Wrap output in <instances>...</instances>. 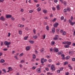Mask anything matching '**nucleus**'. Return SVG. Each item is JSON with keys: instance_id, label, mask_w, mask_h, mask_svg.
Here are the masks:
<instances>
[{"instance_id": "nucleus-1", "label": "nucleus", "mask_w": 75, "mask_h": 75, "mask_svg": "<svg viewBox=\"0 0 75 75\" xmlns=\"http://www.w3.org/2000/svg\"><path fill=\"white\" fill-rule=\"evenodd\" d=\"M51 69L52 71H55V67L54 64H52L51 66Z\"/></svg>"}, {"instance_id": "nucleus-2", "label": "nucleus", "mask_w": 75, "mask_h": 75, "mask_svg": "<svg viewBox=\"0 0 75 75\" xmlns=\"http://www.w3.org/2000/svg\"><path fill=\"white\" fill-rule=\"evenodd\" d=\"M59 38L58 35H56L55 36V37L53 39V40H57Z\"/></svg>"}, {"instance_id": "nucleus-3", "label": "nucleus", "mask_w": 75, "mask_h": 75, "mask_svg": "<svg viewBox=\"0 0 75 75\" xmlns=\"http://www.w3.org/2000/svg\"><path fill=\"white\" fill-rule=\"evenodd\" d=\"M69 23H70V24L71 25H74V24L75 23V22H74V23H73V22H72V20H71L69 19Z\"/></svg>"}, {"instance_id": "nucleus-4", "label": "nucleus", "mask_w": 75, "mask_h": 75, "mask_svg": "<svg viewBox=\"0 0 75 75\" xmlns=\"http://www.w3.org/2000/svg\"><path fill=\"white\" fill-rule=\"evenodd\" d=\"M6 18H10L12 17V16L11 15H6Z\"/></svg>"}, {"instance_id": "nucleus-5", "label": "nucleus", "mask_w": 75, "mask_h": 75, "mask_svg": "<svg viewBox=\"0 0 75 75\" xmlns=\"http://www.w3.org/2000/svg\"><path fill=\"white\" fill-rule=\"evenodd\" d=\"M0 20L1 21H5L6 18H4V17L3 16H1L0 17Z\"/></svg>"}, {"instance_id": "nucleus-6", "label": "nucleus", "mask_w": 75, "mask_h": 75, "mask_svg": "<svg viewBox=\"0 0 75 75\" xmlns=\"http://www.w3.org/2000/svg\"><path fill=\"white\" fill-rule=\"evenodd\" d=\"M11 44V42H8L7 41H6L4 42L5 45H9Z\"/></svg>"}, {"instance_id": "nucleus-7", "label": "nucleus", "mask_w": 75, "mask_h": 75, "mask_svg": "<svg viewBox=\"0 0 75 75\" xmlns=\"http://www.w3.org/2000/svg\"><path fill=\"white\" fill-rule=\"evenodd\" d=\"M53 50L55 52H59V50L57 48H54Z\"/></svg>"}, {"instance_id": "nucleus-8", "label": "nucleus", "mask_w": 75, "mask_h": 75, "mask_svg": "<svg viewBox=\"0 0 75 75\" xmlns=\"http://www.w3.org/2000/svg\"><path fill=\"white\" fill-rule=\"evenodd\" d=\"M41 68H38L37 69V71L38 73H41Z\"/></svg>"}, {"instance_id": "nucleus-9", "label": "nucleus", "mask_w": 75, "mask_h": 75, "mask_svg": "<svg viewBox=\"0 0 75 75\" xmlns=\"http://www.w3.org/2000/svg\"><path fill=\"white\" fill-rule=\"evenodd\" d=\"M18 27H20V28H22L24 27V25H21V24H20L18 25Z\"/></svg>"}, {"instance_id": "nucleus-10", "label": "nucleus", "mask_w": 75, "mask_h": 75, "mask_svg": "<svg viewBox=\"0 0 75 75\" xmlns=\"http://www.w3.org/2000/svg\"><path fill=\"white\" fill-rule=\"evenodd\" d=\"M26 51H28L30 48H31V47L30 46H28L26 47Z\"/></svg>"}, {"instance_id": "nucleus-11", "label": "nucleus", "mask_w": 75, "mask_h": 75, "mask_svg": "<svg viewBox=\"0 0 75 75\" xmlns=\"http://www.w3.org/2000/svg\"><path fill=\"white\" fill-rule=\"evenodd\" d=\"M58 25H59V24H58V23H56L54 25V27H57Z\"/></svg>"}, {"instance_id": "nucleus-12", "label": "nucleus", "mask_w": 75, "mask_h": 75, "mask_svg": "<svg viewBox=\"0 0 75 75\" xmlns=\"http://www.w3.org/2000/svg\"><path fill=\"white\" fill-rule=\"evenodd\" d=\"M56 8L57 10H60V7L59 5H58L56 6Z\"/></svg>"}, {"instance_id": "nucleus-13", "label": "nucleus", "mask_w": 75, "mask_h": 75, "mask_svg": "<svg viewBox=\"0 0 75 75\" xmlns=\"http://www.w3.org/2000/svg\"><path fill=\"white\" fill-rule=\"evenodd\" d=\"M46 35H42V39L43 40H44L45 38V37Z\"/></svg>"}, {"instance_id": "nucleus-14", "label": "nucleus", "mask_w": 75, "mask_h": 75, "mask_svg": "<svg viewBox=\"0 0 75 75\" xmlns=\"http://www.w3.org/2000/svg\"><path fill=\"white\" fill-rule=\"evenodd\" d=\"M4 62H5V60H4L3 59H1L0 61V63H4Z\"/></svg>"}, {"instance_id": "nucleus-15", "label": "nucleus", "mask_w": 75, "mask_h": 75, "mask_svg": "<svg viewBox=\"0 0 75 75\" xmlns=\"http://www.w3.org/2000/svg\"><path fill=\"white\" fill-rule=\"evenodd\" d=\"M33 38L34 39H36L38 38V36L37 35H33Z\"/></svg>"}, {"instance_id": "nucleus-16", "label": "nucleus", "mask_w": 75, "mask_h": 75, "mask_svg": "<svg viewBox=\"0 0 75 75\" xmlns=\"http://www.w3.org/2000/svg\"><path fill=\"white\" fill-rule=\"evenodd\" d=\"M43 60H44V58H42L41 59V64H44V62L42 61H43Z\"/></svg>"}, {"instance_id": "nucleus-17", "label": "nucleus", "mask_w": 75, "mask_h": 75, "mask_svg": "<svg viewBox=\"0 0 75 75\" xmlns=\"http://www.w3.org/2000/svg\"><path fill=\"white\" fill-rule=\"evenodd\" d=\"M18 32L19 34V35H21L22 34V33H23V32H22V30H18Z\"/></svg>"}, {"instance_id": "nucleus-18", "label": "nucleus", "mask_w": 75, "mask_h": 75, "mask_svg": "<svg viewBox=\"0 0 75 75\" xmlns=\"http://www.w3.org/2000/svg\"><path fill=\"white\" fill-rule=\"evenodd\" d=\"M25 62L24 60H22L20 61V63H21V64H23V63H25Z\"/></svg>"}, {"instance_id": "nucleus-19", "label": "nucleus", "mask_w": 75, "mask_h": 75, "mask_svg": "<svg viewBox=\"0 0 75 75\" xmlns=\"http://www.w3.org/2000/svg\"><path fill=\"white\" fill-rule=\"evenodd\" d=\"M8 70L10 71H13V68H11V67H8Z\"/></svg>"}, {"instance_id": "nucleus-20", "label": "nucleus", "mask_w": 75, "mask_h": 75, "mask_svg": "<svg viewBox=\"0 0 75 75\" xmlns=\"http://www.w3.org/2000/svg\"><path fill=\"white\" fill-rule=\"evenodd\" d=\"M41 8L39 7L37 9V11L38 12H40V11H41Z\"/></svg>"}, {"instance_id": "nucleus-21", "label": "nucleus", "mask_w": 75, "mask_h": 75, "mask_svg": "<svg viewBox=\"0 0 75 75\" xmlns=\"http://www.w3.org/2000/svg\"><path fill=\"white\" fill-rule=\"evenodd\" d=\"M67 44H68V45H69L71 44V42H67Z\"/></svg>"}, {"instance_id": "nucleus-22", "label": "nucleus", "mask_w": 75, "mask_h": 75, "mask_svg": "<svg viewBox=\"0 0 75 75\" xmlns=\"http://www.w3.org/2000/svg\"><path fill=\"white\" fill-rule=\"evenodd\" d=\"M52 33H55V28H53L52 29Z\"/></svg>"}, {"instance_id": "nucleus-23", "label": "nucleus", "mask_w": 75, "mask_h": 75, "mask_svg": "<svg viewBox=\"0 0 75 75\" xmlns=\"http://www.w3.org/2000/svg\"><path fill=\"white\" fill-rule=\"evenodd\" d=\"M29 42L30 43V44H34V41L31 40H29Z\"/></svg>"}, {"instance_id": "nucleus-24", "label": "nucleus", "mask_w": 75, "mask_h": 75, "mask_svg": "<svg viewBox=\"0 0 75 75\" xmlns=\"http://www.w3.org/2000/svg\"><path fill=\"white\" fill-rule=\"evenodd\" d=\"M33 59H35V58H36V56H35V54H33Z\"/></svg>"}, {"instance_id": "nucleus-25", "label": "nucleus", "mask_w": 75, "mask_h": 75, "mask_svg": "<svg viewBox=\"0 0 75 75\" xmlns=\"http://www.w3.org/2000/svg\"><path fill=\"white\" fill-rule=\"evenodd\" d=\"M68 64V62H64V65H67Z\"/></svg>"}, {"instance_id": "nucleus-26", "label": "nucleus", "mask_w": 75, "mask_h": 75, "mask_svg": "<svg viewBox=\"0 0 75 75\" xmlns=\"http://www.w3.org/2000/svg\"><path fill=\"white\" fill-rule=\"evenodd\" d=\"M28 38V36L25 37L24 38V39L25 40H27Z\"/></svg>"}, {"instance_id": "nucleus-27", "label": "nucleus", "mask_w": 75, "mask_h": 75, "mask_svg": "<svg viewBox=\"0 0 75 75\" xmlns=\"http://www.w3.org/2000/svg\"><path fill=\"white\" fill-rule=\"evenodd\" d=\"M63 4L65 6H67V2L65 1H64L63 2Z\"/></svg>"}, {"instance_id": "nucleus-28", "label": "nucleus", "mask_w": 75, "mask_h": 75, "mask_svg": "<svg viewBox=\"0 0 75 75\" xmlns=\"http://www.w3.org/2000/svg\"><path fill=\"white\" fill-rule=\"evenodd\" d=\"M33 12H34V10H30L29 11V13H33Z\"/></svg>"}, {"instance_id": "nucleus-29", "label": "nucleus", "mask_w": 75, "mask_h": 75, "mask_svg": "<svg viewBox=\"0 0 75 75\" xmlns=\"http://www.w3.org/2000/svg\"><path fill=\"white\" fill-rule=\"evenodd\" d=\"M64 47H65V48H69V45H65Z\"/></svg>"}, {"instance_id": "nucleus-30", "label": "nucleus", "mask_w": 75, "mask_h": 75, "mask_svg": "<svg viewBox=\"0 0 75 75\" xmlns=\"http://www.w3.org/2000/svg\"><path fill=\"white\" fill-rule=\"evenodd\" d=\"M14 58L16 59V60H18V58L17 57V56L16 55L14 56Z\"/></svg>"}, {"instance_id": "nucleus-31", "label": "nucleus", "mask_w": 75, "mask_h": 75, "mask_svg": "<svg viewBox=\"0 0 75 75\" xmlns=\"http://www.w3.org/2000/svg\"><path fill=\"white\" fill-rule=\"evenodd\" d=\"M51 45H54L55 44V42L54 41H53L51 42Z\"/></svg>"}, {"instance_id": "nucleus-32", "label": "nucleus", "mask_w": 75, "mask_h": 75, "mask_svg": "<svg viewBox=\"0 0 75 75\" xmlns=\"http://www.w3.org/2000/svg\"><path fill=\"white\" fill-rule=\"evenodd\" d=\"M43 12L44 13H46L47 11L46 10H43Z\"/></svg>"}, {"instance_id": "nucleus-33", "label": "nucleus", "mask_w": 75, "mask_h": 75, "mask_svg": "<svg viewBox=\"0 0 75 75\" xmlns=\"http://www.w3.org/2000/svg\"><path fill=\"white\" fill-rule=\"evenodd\" d=\"M23 55H24V53H21L19 55V57H22V56H23Z\"/></svg>"}, {"instance_id": "nucleus-34", "label": "nucleus", "mask_w": 75, "mask_h": 75, "mask_svg": "<svg viewBox=\"0 0 75 75\" xmlns=\"http://www.w3.org/2000/svg\"><path fill=\"white\" fill-rule=\"evenodd\" d=\"M19 67L20 68H23V65L21 64H19Z\"/></svg>"}, {"instance_id": "nucleus-35", "label": "nucleus", "mask_w": 75, "mask_h": 75, "mask_svg": "<svg viewBox=\"0 0 75 75\" xmlns=\"http://www.w3.org/2000/svg\"><path fill=\"white\" fill-rule=\"evenodd\" d=\"M35 53L36 54H37L38 53V51L37 50H35Z\"/></svg>"}, {"instance_id": "nucleus-36", "label": "nucleus", "mask_w": 75, "mask_h": 75, "mask_svg": "<svg viewBox=\"0 0 75 75\" xmlns=\"http://www.w3.org/2000/svg\"><path fill=\"white\" fill-rule=\"evenodd\" d=\"M67 9H65L64 10V12L65 13H66L67 12Z\"/></svg>"}, {"instance_id": "nucleus-37", "label": "nucleus", "mask_w": 75, "mask_h": 75, "mask_svg": "<svg viewBox=\"0 0 75 75\" xmlns=\"http://www.w3.org/2000/svg\"><path fill=\"white\" fill-rule=\"evenodd\" d=\"M33 31L34 33V34H36V33L35 32V31H36L35 29H33Z\"/></svg>"}, {"instance_id": "nucleus-38", "label": "nucleus", "mask_w": 75, "mask_h": 75, "mask_svg": "<svg viewBox=\"0 0 75 75\" xmlns=\"http://www.w3.org/2000/svg\"><path fill=\"white\" fill-rule=\"evenodd\" d=\"M66 32L64 31L63 32L62 34H63V35H65V34H66Z\"/></svg>"}, {"instance_id": "nucleus-39", "label": "nucleus", "mask_w": 75, "mask_h": 75, "mask_svg": "<svg viewBox=\"0 0 75 75\" xmlns=\"http://www.w3.org/2000/svg\"><path fill=\"white\" fill-rule=\"evenodd\" d=\"M69 58H70V57L69 56H68L66 57V59H69Z\"/></svg>"}, {"instance_id": "nucleus-40", "label": "nucleus", "mask_w": 75, "mask_h": 75, "mask_svg": "<svg viewBox=\"0 0 75 75\" xmlns=\"http://www.w3.org/2000/svg\"><path fill=\"white\" fill-rule=\"evenodd\" d=\"M11 20H12L13 21H14L15 20V18L13 17H11Z\"/></svg>"}, {"instance_id": "nucleus-41", "label": "nucleus", "mask_w": 75, "mask_h": 75, "mask_svg": "<svg viewBox=\"0 0 75 75\" xmlns=\"http://www.w3.org/2000/svg\"><path fill=\"white\" fill-rule=\"evenodd\" d=\"M68 67H69V68H70L71 69H72V67H71V65L69 64L68 66Z\"/></svg>"}, {"instance_id": "nucleus-42", "label": "nucleus", "mask_w": 75, "mask_h": 75, "mask_svg": "<svg viewBox=\"0 0 75 75\" xmlns=\"http://www.w3.org/2000/svg\"><path fill=\"white\" fill-rule=\"evenodd\" d=\"M8 37H10V35H11V33H8Z\"/></svg>"}, {"instance_id": "nucleus-43", "label": "nucleus", "mask_w": 75, "mask_h": 75, "mask_svg": "<svg viewBox=\"0 0 75 75\" xmlns=\"http://www.w3.org/2000/svg\"><path fill=\"white\" fill-rule=\"evenodd\" d=\"M64 19V17L62 16L61 18V20H63Z\"/></svg>"}, {"instance_id": "nucleus-44", "label": "nucleus", "mask_w": 75, "mask_h": 75, "mask_svg": "<svg viewBox=\"0 0 75 75\" xmlns=\"http://www.w3.org/2000/svg\"><path fill=\"white\" fill-rule=\"evenodd\" d=\"M44 48H43L42 49L40 50V52H42L44 51Z\"/></svg>"}, {"instance_id": "nucleus-45", "label": "nucleus", "mask_w": 75, "mask_h": 75, "mask_svg": "<svg viewBox=\"0 0 75 75\" xmlns=\"http://www.w3.org/2000/svg\"><path fill=\"white\" fill-rule=\"evenodd\" d=\"M67 42H62L63 44H67Z\"/></svg>"}, {"instance_id": "nucleus-46", "label": "nucleus", "mask_w": 75, "mask_h": 75, "mask_svg": "<svg viewBox=\"0 0 75 75\" xmlns=\"http://www.w3.org/2000/svg\"><path fill=\"white\" fill-rule=\"evenodd\" d=\"M61 51L59 52L58 53V55H61Z\"/></svg>"}, {"instance_id": "nucleus-47", "label": "nucleus", "mask_w": 75, "mask_h": 75, "mask_svg": "<svg viewBox=\"0 0 75 75\" xmlns=\"http://www.w3.org/2000/svg\"><path fill=\"white\" fill-rule=\"evenodd\" d=\"M35 68H36V67H32V69L33 70H34V69H35Z\"/></svg>"}, {"instance_id": "nucleus-48", "label": "nucleus", "mask_w": 75, "mask_h": 75, "mask_svg": "<svg viewBox=\"0 0 75 75\" xmlns=\"http://www.w3.org/2000/svg\"><path fill=\"white\" fill-rule=\"evenodd\" d=\"M47 75H52V73L48 72V73H47Z\"/></svg>"}, {"instance_id": "nucleus-49", "label": "nucleus", "mask_w": 75, "mask_h": 75, "mask_svg": "<svg viewBox=\"0 0 75 75\" xmlns=\"http://www.w3.org/2000/svg\"><path fill=\"white\" fill-rule=\"evenodd\" d=\"M57 2H58L57 0H54V2L55 3H57Z\"/></svg>"}, {"instance_id": "nucleus-50", "label": "nucleus", "mask_w": 75, "mask_h": 75, "mask_svg": "<svg viewBox=\"0 0 75 75\" xmlns=\"http://www.w3.org/2000/svg\"><path fill=\"white\" fill-rule=\"evenodd\" d=\"M64 69V67H61L60 69V71H62V70Z\"/></svg>"}, {"instance_id": "nucleus-51", "label": "nucleus", "mask_w": 75, "mask_h": 75, "mask_svg": "<svg viewBox=\"0 0 75 75\" xmlns=\"http://www.w3.org/2000/svg\"><path fill=\"white\" fill-rule=\"evenodd\" d=\"M21 11L22 13V12H23L24 11V9L23 8H21Z\"/></svg>"}, {"instance_id": "nucleus-52", "label": "nucleus", "mask_w": 75, "mask_h": 75, "mask_svg": "<svg viewBox=\"0 0 75 75\" xmlns=\"http://www.w3.org/2000/svg\"><path fill=\"white\" fill-rule=\"evenodd\" d=\"M2 71L4 72L5 73L6 72V69H2Z\"/></svg>"}, {"instance_id": "nucleus-53", "label": "nucleus", "mask_w": 75, "mask_h": 75, "mask_svg": "<svg viewBox=\"0 0 75 75\" xmlns=\"http://www.w3.org/2000/svg\"><path fill=\"white\" fill-rule=\"evenodd\" d=\"M25 29L26 30V31H28V27H26L25 28Z\"/></svg>"}, {"instance_id": "nucleus-54", "label": "nucleus", "mask_w": 75, "mask_h": 75, "mask_svg": "<svg viewBox=\"0 0 75 75\" xmlns=\"http://www.w3.org/2000/svg\"><path fill=\"white\" fill-rule=\"evenodd\" d=\"M56 20H57V19H56V18H54L53 20H52V21L53 22H54V21H55Z\"/></svg>"}, {"instance_id": "nucleus-55", "label": "nucleus", "mask_w": 75, "mask_h": 75, "mask_svg": "<svg viewBox=\"0 0 75 75\" xmlns=\"http://www.w3.org/2000/svg\"><path fill=\"white\" fill-rule=\"evenodd\" d=\"M48 61L49 62H52V60H51V59H49L48 60Z\"/></svg>"}, {"instance_id": "nucleus-56", "label": "nucleus", "mask_w": 75, "mask_h": 75, "mask_svg": "<svg viewBox=\"0 0 75 75\" xmlns=\"http://www.w3.org/2000/svg\"><path fill=\"white\" fill-rule=\"evenodd\" d=\"M72 60L73 61H75V58H73L72 59Z\"/></svg>"}, {"instance_id": "nucleus-57", "label": "nucleus", "mask_w": 75, "mask_h": 75, "mask_svg": "<svg viewBox=\"0 0 75 75\" xmlns=\"http://www.w3.org/2000/svg\"><path fill=\"white\" fill-rule=\"evenodd\" d=\"M3 50L4 51H7V50H8V49L5 48L3 49Z\"/></svg>"}, {"instance_id": "nucleus-58", "label": "nucleus", "mask_w": 75, "mask_h": 75, "mask_svg": "<svg viewBox=\"0 0 75 75\" xmlns=\"http://www.w3.org/2000/svg\"><path fill=\"white\" fill-rule=\"evenodd\" d=\"M15 52L14 51H12V54H14V53H15Z\"/></svg>"}, {"instance_id": "nucleus-59", "label": "nucleus", "mask_w": 75, "mask_h": 75, "mask_svg": "<svg viewBox=\"0 0 75 75\" xmlns=\"http://www.w3.org/2000/svg\"><path fill=\"white\" fill-rule=\"evenodd\" d=\"M4 43L2 41L1 42V45L2 46H3V45Z\"/></svg>"}, {"instance_id": "nucleus-60", "label": "nucleus", "mask_w": 75, "mask_h": 75, "mask_svg": "<svg viewBox=\"0 0 75 75\" xmlns=\"http://www.w3.org/2000/svg\"><path fill=\"white\" fill-rule=\"evenodd\" d=\"M3 55V53L1 52H0V57H1V55Z\"/></svg>"}, {"instance_id": "nucleus-61", "label": "nucleus", "mask_w": 75, "mask_h": 75, "mask_svg": "<svg viewBox=\"0 0 75 75\" xmlns=\"http://www.w3.org/2000/svg\"><path fill=\"white\" fill-rule=\"evenodd\" d=\"M69 72H66V73H65V75H69Z\"/></svg>"}, {"instance_id": "nucleus-62", "label": "nucleus", "mask_w": 75, "mask_h": 75, "mask_svg": "<svg viewBox=\"0 0 75 75\" xmlns=\"http://www.w3.org/2000/svg\"><path fill=\"white\" fill-rule=\"evenodd\" d=\"M53 10H54V11H55V8L54 7H53L52 8Z\"/></svg>"}, {"instance_id": "nucleus-63", "label": "nucleus", "mask_w": 75, "mask_h": 75, "mask_svg": "<svg viewBox=\"0 0 75 75\" xmlns=\"http://www.w3.org/2000/svg\"><path fill=\"white\" fill-rule=\"evenodd\" d=\"M72 45L74 47H75V43H73L72 44Z\"/></svg>"}, {"instance_id": "nucleus-64", "label": "nucleus", "mask_w": 75, "mask_h": 75, "mask_svg": "<svg viewBox=\"0 0 75 75\" xmlns=\"http://www.w3.org/2000/svg\"><path fill=\"white\" fill-rule=\"evenodd\" d=\"M73 35L75 36V30H74V31Z\"/></svg>"}]
</instances>
